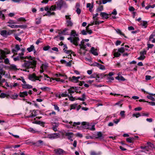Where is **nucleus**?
I'll list each match as a JSON object with an SVG mask.
<instances>
[{"instance_id":"nucleus-38","label":"nucleus","mask_w":155,"mask_h":155,"mask_svg":"<svg viewBox=\"0 0 155 155\" xmlns=\"http://www.w3.org/2000/svg\"><path fill=\"white\" fill-rule=\"evenodd\" d=\"M51 48V47L50 46L48 45L47 46H44L43 47V50L45 51H47L49 49Z\"/></svg>"},{"instance_id":"nucleus-33","label":"nucleus","mask_w":155,"mask_h":155,"mask_svg":"<svg viewBox=\"0 0 155 155\" xmlns=\"http://www.w3.org/2000/svg\"><path fill=\"white\" fill-rule=\"evenodd\" d=\"M147 144L148 146V147L151 148H153L154 147V145L153 144L151 143L150 142H148L147 143Z\"/></svg>"},{"instance_id":"nucleus-47","label":"nucleus","mask_w":155,"mask_h":155,"mask_svg":"<svg viewBox=\"0 0 155 155\" xmlns=\"http://www.w3.org/2000/svg\"><path fill=\"white\" fill-rule=\"evenodd\" d=\"M41 18H36V19L37 20H38L36 21V24L37 25H38L40 24L41 23Z\"/></svg>"},{"instance_id":"nucleus-20","label":"nucleus","mask_w":155,"mask_h":155,"mask_svg":"<svg viewBox=\"0 0 155 155\" xmlns=\"http://www.w3.org/2000/svg\"><path fill=\"white\" fill-rule=\"evenodd\" d=\"M25 57V58H24V59L27 58L29 60L31 61V62H32V63H33L34 61H36L35 60L34 58L33 57L31 56L29 57L26 56Z\"/></svg>"},{"instance_id":"nucleus-6","label":"nucleus","mask_w":155,"mask_h":155,"mask_svg":"<svg viewBox=\"0 0 155 155\" xmlns=\"http://www.w3.org/2000/svg\"><path fill=\"white\" fill-rule=\"evenodd\" d=\"M60 134L58 133H54L48 135L47 137L50 139H56L59 137Z\"/></svg>"},{"instance_id":"nucleus-44","label":"nucleus","mask_w":155,"mask_h":155,"mask_svg":"<svg viewBox=\"0 0 155 155\" xmlns=\"http://www.w3.org/2000/svg\"><path fill=\"white\" fill-rule=\"evenodd\" d=\"M147 97L148 99H149L152 100V101H155V99L154 98V97L151 96L150 95L147 96Z\"/></svg>"},{"instance_id":"nucleus-61","label":"nucleus","mask_w":155,"mask_h":155,"mask_svg":"<svg viewBox=\"0 0 155 155\" xmlns=\"http://www.w3.org/2000/svg\"><path fill=\"white\" fill-rule=\"evenodd\" d=\"M36 116V115L33 114L32 113H31V114L27 116V118H33Z\"/></svg>"},{"instance_id":"nucleus-62","label":"nucleus","mask_w":155,"mask_h":155,"mask_svg":"<svg viewBox=\"0 0 155 155\" xmlns=\"http://www.w3.org/2000/svg\"><path fill=\"white\" fill-rule=\"evenodd\" d=\"M15 39L17 40L18 41H21V38H19V37H18L17 35H15Z\"/></svg>"},{"instance_id":"nucleus-57","label":"nucleus","mask_w":155,"mask_h":155,"mask_svg":"<svg viewBox=\"0 0 155 155\" xmlns=\"http://www.w3.org/2000/svg\"><path fill=\"white\" fill-rule=\"evenodd\" d=\"M98 75L99 74H97L96 73H94L91 75V77L92 78H96L97 77H98Z\"/></svg>"},{"instance_id":"nucleus-1","label":"nucleus","mask_w":155,"mask_h":155,"mask_svg":"<svg viewBox=\"0 0 155 155\" xmlns=\"http://www.w3.org/2000/svg\"><path fill=\"white\" fill-rule=\"evenodd\" d=\"M24 61V63L21 65V66L26 69H29L32 68L33 69L35 68L36 66V61H34L33 63L31 62L30 60L26 61L23 59L21 62Z\"/></svg>"},{"instance_id":"nucleus-50","label":"nucleus","mask_w":155,"mask_h":155,"mask_svg":"<svg viewBox=\"0 0 155 155\" xmlns=\"http://www.w3.org/2000/svg\"><path fill=\"white\" fill-rule=\"evenodd\" d=\"M81 33L83 35H86L87 34V32L85 30H83L81 31Z\"/></svg>"},{"instance_id":"nucleus-53","label":"nucleus","mask_w":155,"mask_h":155,"mask_svg":"<svg viewBox=\"0 0 155 155\" xmlns=\"http://www.w3.org/2000/svg\"><path fill=\"white\" fill-rule=\"evenodd\" d=\"M100 64H99L98 63H97V62H94V63H93L91 65H92L93 66H96V67H99Z\"/></svg>"},{"instance_id":"nucleus-21","label":"nucleus","mask_w":155,"mask_h":155,"mask_svg":"<svg viewBox=\"0 0 155 155\" xmlns=\"http://www.w3.org/2000/svg\"><path fill=\"white\" fill-rule=\"evenodd\" d=\"M97 137H96V138H99L100 139H102L104 138L103 137V134L101 132H97Z\"/></svg>"},{"instance_id":"nucleus-28","label":"nucleus","mask_w":155,"mask_h":155,"mask_svg":"<svg viewBox=\"0 0 155 155\" xmlns=\"http://www.w3.org/2000/svg\"><path fill=\"white\" fill-rule=\"evenodd\" d=\"M8 96H9V95H7L4 93H1L0 94V98H5V97H8Z\"/></svg>"},{"instance_id":"nucleus-46","label":"nucleus","mask_w":155,"mask_h":155,"mask_svg":"<svg viewBox=\"0 0 155 155\" xmlns=\"http://www.w3.org/2000/svg\"><path fill=\"white\" fill-rule=\"evenodd\" d=\"M114 55L116 57H118L120 55V54L118 52H115L114 53Z\"/></svg>"},{"instance_id":"nucleus-7","label":"nucleus","mask_w":155,"mask_h":155,"mask_svg":"<svg viewBox=\"0 0 155 155\" xmlns=\"http://www.w3.org/2000/svg\"><path fill=\"white\" fill-rule=\"evenodd\" d=\"M29 79L33 81H35L36 80L41 81V80L38 79V77L35 74L30 75L29 76Z\"/></svg>"},{"instance_id":"nucleus-13","label":"nucleus","mask_w":155,"mask_h":155,"mask_svg":"<svg viewBox=\"0 0 155 155\" xmlns=\"http://www.w3.org/2000/svg\"><path fill=\"white\" fill-rule=\"evenodd\" d=\"M100 16L103 18L105 19L108 18V14L104 12H101L100 14Z\"/></svg>"},{"instance_id":"nucleus-64","label":"nucleus","mask_w":155,"mask_h":155,"mask_svg":"<svg viewBox=\"0 0 155 155\" xmlns=\"http://www.w3.org/2000/svg\"><path fill=\"white\" fill-rule=\"evenodd\" d=\"M54 109L55 110H57L58 111H59L60 110L59 109V108L58 107V106L56 104H54Z\"/></svg>"},{"instance_id":"nucleus-35","label":"nucleus","mask_w":155,"mask_h":155,"mask_svg":"<svg viewBox=\"0 0 155 155\" xmlns=\"http://www.w3.org/2000/svg\"><path fill=\"white\" fill-rule=\"evenodd\" d=\"M155 37V31L153 32L152 34L150 36L149 41H150L152 39Z\"/></svg>"},{"instance_id":"nucleus-24","label":"nucleus","mask_w":155,"mask_h":155,"mask_svg":"<svg viewBox=\"0 0 155 155\" xmlns=\"http://www.w3.org/2000/svg\"><path fill=\"white\" fill-rule=\"evenodd\" d=\"M115 31L118 34H119L120 35H123L124 37H125L126 38H127L126 36H125V35L123 33H122L121 32V31L120 29H115Z\"/></svg>"},{"instance_id":"nucleus-52","label":"nucleus","mask_w":155,"mask_h":155,"mask_svg":"<svg viewBox=\"0 0 155 155\" xmlns=\"http://www.w3.org/2000/svg\"><path fill=\"white\" fill-rule=\"evenodd\" d=\"M72 61V60L66 63V66L67 67H71V61Z\"/></svg>"},{"instance_id":"nucleus-15","label":"nucleus","mask_w":155,"mask_h":155,"mask_svg":"<svg viewBox=\"0 0 155 155\" xmlns=\"http://www.w3.org/2000/svg\"><path fill=\"white\" fill-rule=\"evenodd\" d=\"M69 80L70 81L74 83H77L79 81V80H77V77L75 76H72V78L70 77Z\"/></svg>"},{"instance_id":"nucleus-43","label":"nucleus","mask_w":155,"mask_h":155,"mask_svg":"<svg viewBox=\"0 0 155 155\" xmlns=\"http://www.w3.org/2000/svg\"><path fill=\"white\" fill-rule=\"evenodd\" d=\"M77 106V104H74L71 105V110L75 109Z\"/></svg>"},{"instance_id":"nucleus-11","label":"nucleus","mask_w":155,"mask_h":155,"mask_svg":"<svg viewBox=\"0 0 155 155\" xmlns=\"http://www.w3.org/2000/svg\"><path fill=\"white\" fill-rule=\"evenodd\" d=\"M22 46V45L19 46L17 44L15 46V49L12 50L13 52H17L20 49V47Z\"/></svg>"},{"instance_id":"nucleus-2","label":"nucleus","mask_w":155,"mask_h":155,"mask_svg":"<svg viewBox=\"0 0 155 155\" xmlns=\"http://www.w3.org/2000/svg\"><path fill=\"white\" fill-rule=\"evenodd\" d=\"M57 9L60 10L62 8H66L67 7L65 2L63 0H59L56 2L55 5Z\"/></svg>"},{"instance_id":"nucleus-39","label":"nucleus","mask_w":155,"mask_h":155,"mask_svg":"<svg viewBox=\"0 0 155 155\" xmlns=\"http://www.w3.org/2000/svg\"><path fill=\"white\" fill-rule=\"evenodd\" d=\"M103 6L101 5L100 7H98L97 9V12H98L99 11H103Z\"/></svg>"},{"instance_id":"nucleus-8","label":"nucleus","mask_w":155,"mask_h":155,"mask_svg":"<svg viewBox=\"0 0 155 155\" xmlns=\"http://www.w3.org/2000/svg\"><path fill=\"white\" fill-rule=\"evenodd\" d=\"M8 26L12 28H23L26 27V26L25 25H14L12 23H10V24L8 25Z\"/></svg>"},{"instance_id":"nucleus-56","label":"nucleus","mask_w":155,"mask_h":155,"mask_svg":"<svg viewBox=\"0 0 155 155\" xmlns=\"http://www.w3.org/2000/svg\"><path fill=\"white\" fill-rule=\"evenodd\" d=\"M28 130L31 132H32L33 133H35V130L32 128H29Z\"/></svg>"},{"instance_id":"nucleus-9","label":"nucleus","mask_w":155,"mask_h":155,"mask_svg":"<svg viewBox=\"0 0 155 155\" xmlns=\"http://www.w3.org/2000/svg\"><path fill=\"white\" fill-rule=\"evenodd\" d=\"M73 133L72 132H66L65 133V135L68 137V138L71 141H73V140L72 139L73 137Z\"/></svg>"},{"instance_id":"nucleus-55","label":"nucleus","mask_w":155,"mask_h":155,"mask_svg":"<svg viewBox=\"0 0 155 155\" xmlns=\"http://www.w3.org/2000/svg\"><path fill=\"white\" fill-rule=\"evenodd\" d=\"M4 62L6 64H9V61L8 58L5 59Z\"/></svg>"},{"instance_id":"nucleus-34","label":"nucleus","mask_w":155,"mask_h":155,"mask_svg":"<svg viewBox=\"0 0 155 155\" xmlns=\"http://www.w3.org/2000/svg\"><path fill=\"white\" fill-rule=\"evenodd\" d=\"M141 25L142 26H143L144 28H146L147 27V22L146 21H143V23H141Z\"/></svg>"},{"instance_id":"nucleus-30","label":"nucleus","mask_w":155,"mask_h":155,"mask_svg":"<svg viewBox=\"0 0 155 155\" xmlns=\"http://www.w3.org/2000/svg\"><path fill=\"white\" fill-rule=\"evenodd\" d=\"M33 123L38 124L41 125V126L44 125L45 123L44 122L40 121H35V122H33Z\"/></svg>"},{"instance_id":"nucleus-48","label":"nucleus","mask_w":155,"mask_h":155,"mask_svg":"<svg viewBox=\"0 0 155 155\" xmlns=\"http://www.w3.org/2000/svg\"><path fill=\"white\" fill-rule=\"evenodd\" d=\"M68 97L69 99V100L72 101H73L75 100V97H74L72 96H69V95H68Z\"/></svg>"},{"instance_id":"nucleus-22","label":"nucleus","mask_w":155,"mask_h":155,"mask_svg":"<svg viewBox=\"0 0 155 155\" xmlns=\"http://www.w3.org/2000/svg\"><path fill=\"white\" fill-rule=\"evenodd\" d=\"M86 99V95L85 94H83L82 98L78 97L77 99H76V100L77 99L83 101H85Z\"/></svg>"},{"instance_id":"nucleus-3","label":"nucleus","mask_w":155,"mask_h":155,"mask_svg":"<svg viewBox=\"0 0 155 155\" xmlns=\"http://www.w3.org/2000/svg\"><path fill=\"white\" fill-rule=\"evenodd\" d=\"M12 33V31L10 30L7 31L5 30H3L0 31L1 35L3 37L5 38L11 35Z\"/></svg>"},{"instance_id":"nucleus-27","label":"nucleus","mask_w":155,"mask_h":155,"mask_svg":"<svg viewBox=\"0 0 155 155\" xmlns=\"http://www.w3.org/2000/svg\"><path fill=\"white\" fill-rule=\"evenodd\" d=\"M134 140V138L133 137H130L126 139L127 141L130 143H132Z\"/></svg>"},{"instance_id":"nucleus-63","label":"nucleus","mask_w":155,"mask_h":155,"mask_svg":"<svg viewBox=\"0 0 155 155\" xmlns=\"http://www.w3.org/2000/svg\"><path fill=\"white\" fill-rule=\"evenodd\" d=\"M140 55H144V54H146V51L145 50H144L143 51H140Z\"/></svg>"},{"instance_id":"nucleus-18","label":"nucleus","mask_w":155,"mask_h":155,"mask_svg":"<svg viewBox=\"0 0 155 155\" xmlns=\"http://www.w3.org/2000/svg\"><path fill=\"white\" fill-rule=\"evenodd\" d=\"M91 51L92 54H94V55H98V54L96 51V50H95L94 48V47H92L91 50Z\"/></svg>"},{"instance_id":"nucleus-10","label":"nucleus","mask_w":155,"mask_h":155,"mask_svg":"<svg viewBox=\"0 0 155 155\" xmlns=\"http://www.w3.org/2000/svg\"><path fill=\"white\" fill-rule=\"evenodd\" d=\"M53 125L52 129L54 131L56 132L57 131V128L59 125V123L58 122L52 123Z\"/></svg>"},{"instance_id":"nucleus-17","label":"nucleus","mask_w":155,"mask_h":155,"mask_svg":"<svg viewBox=\"0 0 155 155\" xmlns=\"http://www.w3.org/2000/svg\"><path fill=\"white\" fill-rule=\"evenodd\" d=\"M67 26L71 29L72 27L73 23L71 21H66Z\"/></svg>"},{"instance_id":"nucleus-41","label":"nucleus","mask_w":155,"mask_h":155,"mask_svg":"<svg viewBox=\"0 0 155 155\" xmlns=\"http://www.w3.org/2000/svg\"><path fill=\"white\" fill-rule=\"evenodd\" d=\"M132 116L133 117H136V118H138L139 116H141V114L140 113H138L137 114H134Z\"/></svg>"},{"instance_id":"nucleus-12","label":"nucleus","mask_w":155,"mask_h":155,"mask_svg":"<svg viewBox=\"0 0 155 155\" xmlns=\"http://www.w3.org/2000/svg\"><path fill=\"white\" fill-rule=\"evenodd\" d=\"M10 69L13 70L14 71H16L19 70V69H18L17 68V66L14 64H11L9 67Z\"/></svg>"},{"instance_id":"nucleus-23","label":"nucleus","mask_w":155,"mask_h":155,"mask_svg":"<svg viewBox=\"0 0 155 155\" xmlns=\"http://www.w3.org/2000/svg\"><path fill=\"white\" fill-rule=\"evenodd\" d=\"M18 96V95L17 94L14 93V94L10 96L9 95V97L12 99H16Z\"/></svg>"},{"instance_id":"nucleus-37","label":"nucleus","mask_w":155,"mask_h":155,"mask_svg":"<svg viewBox=\"0 0 155 155\" xmlns=\"http://www.w3.org/2000/svg\"><path fill=\"white\" fill-rule=\"evenodd\" d=\"M61 96L62 97H68V94H67V91H65L64 92V93H62L61 94Z\"/></svg>"},{"instance_id":"nucleus-5","label":"nucleus","mask_w":155,"mask_h":155,"mask_svg":"<svg viewBox=\"0 0 155 155\" xmlns=\"http://www.w3.org/2000/svg\"><path fill=\"white\" fill-rule=\"evenodd\" d=\"M54 153L57 155H64L67 154L66 152L61 148H58L54 150Z\"/></svg>"},{"instance_id":"nucleus-29","label":"nucleus","mask_w":155,"mask_h":155,"mask_svg":"<svg viewBox=\"0 0 155 155\" xmlns=\"http://www.w3.org/2000/svg\"><path fill=\"white\" fill-rule=\"evenodd\" d=\"M35 47L33 45L31 46L30 47L28 48H27V50L29 52H31L34 50Z\"/></svg>"},{"instance_id":"nucleus-4","label":"nucleus","mask_w":155,"mask_h":155,"mask_svg":"<svg viewBox=\"0 0 155 155\" xmlns=\"http://www.w3.org/2000/svg\"><path fill=\"white\" fill-rule=\"evenodd\" d=\"M68 40L70 41L72 43L76 46H78V42L79 41V39L78 37H75L72 38L71 37L68 38Z\"/></svg>"},{"instance_id":"nucleus-40","label":"nucleus","mask_w":155,"mask_h":155,"mask_svg":"<svg viewBox=\"0 0 155 155\" xmlns=\"http://www.w3.org/2000/svg\"><path fill=\"white\" fill-rule=\"evenodd\" d=\"M125 51L124 49V47H121L120 48H119L118 50V52L120 53H123Z\"/></svg>"},{"instance_id":"nucleus-59","label":"nucleus","mask_w":155,"mask_h":155,"mask_svg":"<svg viewBox=\"0 0 155 155\" xmlns=\"http://www.w3.org/2000/svg\"><path fill=\"white\" fill-rule=\"evenodd\" d=\"M51 16V11L49 10V11H48L47 12V13L44 15V16Z\"/></svg>"},{"instance_id":"nucleus-25","label":"nucleus","mask_w":155,"mask_h":155,"mask_svg":"<svg viewBox=\"0 0 155 155\" xmlns=\"http://www.w3.org/2000/svg\"><path fill=\"white\" fill-rule=\"evenodd\" d=\"M70 35L75 37H76V36H78V34L76 33V31L74 30H72L71 31Z\"/></svg>"},{"instance_id":"nucleus-32","label":"nucleus","mask_w":155,"mask_h":155,"mask_svg":"<svg viewBox=\"0 0 155 155\" xmlns=\"http://www.w3.org/2000/svg\"><path fill=\"white\" fill-rule=\"evenodd\" d=\"M56 8H57L56 7V5H52L49 8V11H55Z\"/></svg>"},{"instance_id":"nucleus-60","label":"nucleus","mask_w":155,"mask_h":155,"mask_svg":"<svg viewBox=\"0 0 155 155\" xmlns=\"http://www.w3.org/2000/svg\"><path fill=\"white\" fill-rule=\"evenodd\" d=\"M81 124L80 122H74L73 123V124L72 125L73 126H76L77 125H79Z\"/></svg>"},{"instance_id":"nucleus-31","label":"nucleus","mask_w":155,"mask_h":155,"mask_svg":"<svg viewBox=\"0 0 155 155\" xmlns=\"http://www.w3.org/2000/svg\"><path fill=\"white\" fill-rule=\"evenodd\" d=\"M100 74H99L98 77L96 78L95 81L96 82H101V80L102 79V77H100Z\"/></svg>"},{"instance_id":"nucleus-49","label":"nucleus","mask_w":155,"mask_h":155,"mask_svg":"<svg viewBox=\"0 0 155 155\" xmlns=\"http://www.w3.org/2000/svg\"><path fill=\"white\" fill-rule=\"evenodd\" d=\"M98 68L101 70H104L105 69V67L104 65H103L101 64H100Z\"/></svg>"},{"instance_id":"nucleus-54","label":"nucleus","mask_w":155,"mask_h":155,"mask_svg":"<svg viewBox=\"0 0 155 155\" xmlns=\"http://www.w3.org/2000/svg\"><path fill=\"white\" fill-rule=\"evenodd\" d=\"M70 15H66L65 17L66 19V21H71V18L70 17Z\"/></svg>"},{"instance_id":"nucleus-42","label":"nucleus","mask_w":155,"mask_h":155,"mask_svg":"<svg viewBox=\"0 0 155 155\" xmlns=\"http://www.w3.org/2000/svg\"><path fill=\"white\" fill-rule=\"evenodd\" d=\"M155 7V5L154 4L152 5H149L146 7L145 9L147 10L150 8H153Z\"/></svg>"},{"instance_id":"nucleus-16","label":"nucleus","mask_w":155,"mask_h":155,"mask_svg":"<svg viewBox=\"0 0 155 155\" xmlns=\"http://www.w3.org/2000/svg\"><path fill=\"white\" fill-rule=\"evenodd\" d=\"M28 95V92L26 91H23V92H20L19 96L20 97H25Z\"/></svg>"},{"instance_id":"nucleus-36","label":"nucleus","mask_w":155,"mask_h":155,"mask_svg":"<svg viewBox=\"0 0 155 155\" xmlns=\"http://www.w3.org/2000/svg\"><path fill=\"white\" fill-rule=\"evenodd\" d=\"M40 89L44 91H49L50 90V88L48 87H42L40 88Z\"/></svg>"},{"instance_id":"nucleus-45","label":"nucleus","mask_w":155,"mask_h":155,"mask_svg":"<svg viewBox=\"0 0 155 155\" xmlns=\"http://www.w3.org/2000/svg\"><path fill=\"white\" fill-rule=\"evenodd\" d=\"M145 56L144 55L143 56V55H141L140 57H138L137 58V59L139 60H143L145 59Z\"/></svg>"},{"instance_id":"nucleus-14","label":"nucleus","mask_w":155,"mask_h":155,"mask_svg":"<svg viewBox=\"0 0 155 155\" xmlns=\"http://www.w3.org/2000/svg\"><path fill=\"white\" fill-rule=\"evenodd\" d=\"M22 88L24 89H31L32 88V86L26 83L25 84H21Z\"/></svg>"},{"instance_id":"nucleus-58","label":"nucleus","mask_w":155,"mask_h":155,"mask_svg":"<svg viewBox=\"0 0 155 155\" xmlns=\"http://www.w3.org/2000/svg\"><path fill=\"white\" fill-rule=\"evenodd\" d=\"M111 0H102V3L103 4H105L107 2H110Z\"/></svg>"},{"instance_id":"nucleus-19","label":"nucleus","mask_w":155,"mask_h":155,"mask_svg":"<svg viewBox=\"0 0 155 155\" xmlns=\"http://www.w3.org/2000/svg\"><path fill=\"white\" fill-rule=\"evenodd\" d=\"M25 58L24 57H20L18 56L14 58H13V59L15 61H19L20 60H23V59H24V58Z\"/></svg>"},{"instance_id":"nucleus-26","label":"nucleus","mask_w":155,"mask_h":155,"mask_svg":"<svg viewBox=\"0 0 155 155\" xmlns=\"http://www.w3.org/2000/svg\"><path fill=\"white\" fill-rule=\"evenodd\" d=\"M63 51L64 53H66L67 54H70V55L71 56V54L73 53V52L71 50H67L66 49H65V48H64L63 49Z\"/></svg>"},{"instance_id":"nucleus-51","label":"nucleus","mask_w":155,"mask_h":155,"mask_svg":"<svg viewBox=\"0 0 155 155\" xmlns=\"http://www.w3.org/2000/svg\"><path fill=\"white\" fill-rule=\"evenodd\" d=\"M141 91H142L144 93H146L147 94H149L150 95H151L152 96H154V95H155V94H152V93H150L147 92H146L144 90V89H141Z\"/></svg>"}]
</instances>
